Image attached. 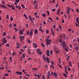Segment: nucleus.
<instances>
[{
    "mask_svg": "<svg viewBox=\"0 0 79 79\" xmlns=\"http://www.w3.org/2000/svg\"><path fill=\"white\" fill-rule=\"evenodd\" d=\"M76 21L77 22H79V19H78V17H77L76 18Z\"/></svg>",
    "mask_w": 79,
    "mask_h": 79,
    "instance_id": "nucleus-20",
    "label": "nucleus"
},
{
    "mask_svg": "<svg viewBox=\"0 0 79 79\" xmlns=\"http://www.w3.org/2000/svg\"><path fill=\"white\" fill-rule=\"evenodd\" d=\"M28 53L29 54H31V52H30V50H28Z\"/></svg>",
    "mask_w": 79,
    "mask_h": 79,
    "instance_id": "nucleus-48",
    "label": "nucleus"
},
{
    "mask_svg": "<svg viewBox=\"0 0 79 79\" xmlns=\"http://www.w3.org/2000/svg\"><path fill=\"white\" fill-rule=\"evenodd\" d=\"M50 55H52V54H53V52H52V51H50Z\"/></svg>",
    "mask_w": 79,
    "mask_h": 79,
    "instance_id": "nucleus-40",
    "label": "nucleus"
},
{
    "mask_svg": "<svg viewBox=\"0 0 79 79\" xmlns=\"http://www.w3.org/2000/svg\"><path fill=\"white\" fill-rule=\"evenodd\" d=\"M37 33H38V31H37V30L35 29V34H36Z\"/></svg>",
    "mask_w": 79,
    "mask_h": 79,
    "instance_id": "nucleus-16",
    "label": "nucleus"
},
{
    "mask_svg": "<svg viewBox=\"0 0 79 79\" xmlns=\"http://www.w3.org/2000/svg\"><path fill=\"white\" fill-rule=\"evenodd\" d=\"M68 10L70 11L71 10V9H70V8H69V7H68Z\"/></svg>",
    "mask_w": 79,
    "mask_h": 79,
    "instance_id": "nucleus-59",
    "label": "nucleus"
},
{
    "mask_svg": "<svg viewBox=\"0 0 79 79\" xmlns=\"http://www.w3.org/2000/svg\"><path fill=\"white\" fill-rule=\"evenodd\" d=\"M48 19H49V20H50L52 22H53V21L52 20V18L50 17H48Z\"/></svg>",
    "mask_w": 79,
    "mask_h": 79,
    "instance_id": "nucleus-21",
    "label": "nucleus"
},
{
    "mask_svg": "<svg viewBox=\"0 0 79 79\" xmlns=\"http://www.w3.org/2000/svg\"><path fill=\"white\" fill-rule=\"evenodd\" d=\"M58 66H59V67H60V68H63V66H62L59 65V64H58Z\"/></svg>",
    "mask_w": 79,
    "mask_h": 79,
    "instance_id": "nucleus-24",
    "label": "nucleus"
},
{
    "mask_svg": "<svg viewBox=\"0 0 79 79\" xmlns=\"http://www.w3.org/2000/svg\"><path fill=\"white\" fill-rule=\"evenodd\" d=\"M18 9H19V10H20V9H21V6H20V5L18 6Z\"/></svg>",
    "mask_w": 79,
    "mask_h": 79,
    "instance_id": "nucleus-39",
    "label": "nucleus"
},
{
    "mask_svg": "<svg viewBox=\"0 0 79 79\" xmlns=\"http://www.w3.org/2000/svg\"><path fill=\"white\" fill-rule=\"evenodd\" d=\"M65 73H66V74H68V72H67L66 70H65Z\"/></svg>",
    "mask_w": 79,
    "mask_h": 79,
    "instance_id": "nucleus-63",
    "label": "nucleus"
},
{
    "mask_svg": "<svg viewBox=\"0 0 79 79\" xmlns=\"http://www.w3.org/2000/svg\"><path fill=\"white\" fill-rule=\"evenodd\" d=\"M6 45L7 47H10V44H6Z\"/></svg>",
    "mask_w": 79,
    "mask_h": 79,
    "instance_id": "nucleus-19",
    "label": "nucleus"
},
{
    "mask_svg": "<svg viewBox=\"0 0 79 79\" xmlns=\"http://www.w3.org/2000/svg\"><path fill=\"white\" fill-rule=\"evenodd\" d=\"M15 2H17V3H19V0H15Z\"/></svg>",
    "mask_w": 79,
    "mask_h": 79,
    "instance_id": "nucleus-41",
    "label": "nucleus"
},
{
    "mask_svg": "<svg viewBox=\"0 0 79 79\" xmlns=\"http://www.w3.org/2000/svg\"><path fill=\"white\" fill-rule=\"evenodd\" d=\"M0 6H1V7H4V8H6V6L3 5H1Z\"/></svg>",
    "mask_w": 79,
    "mask_h": 79,
    "instance_id": "nucleus-17",
    "label": "nucleus"
},
{
    "mask_svg": "<svg viewBox=\"0 0 79 79\" xmlns=\"http://www.w3.org/2000/svg\"><path fill=\"white\" fill-rule=\"evenodd\" d=\"M59 27L60 29V30L62 29V27H61V26L60 25H59Z\"/></svg>",
    "mask_w": 79,
    "mask_h": 79,
    "instance_id": "nucleus-34",
    "label": "nucleus"
},
{
    "mask_svg": "<svg viewBox=\"0 0 79 79\" xmlns=\"http://www.w3.org/2000/svg\"><path fill=\"white\" fill-rule=\"evenodd\" d=\"M64 76V77H65V78H67V75H66V74L64 73L63 74Z\"/></svg>",
    "mask_w": 79,
    "mask_h": 79,
    "instance_id": "nucleus-18",
    "label": "nucleus"
},
{
    "mask_svg": "<svg viewBox=\"0 0 79 79\" xmlns=\"http://www.w3.org/2000/svg\"><path fill=\"white\" fill-rule=\"evenodd\" d=\"M8 74H5L4 75V76H6V77H7L8 76Z\"/></svg>",
    "mask_w": 79,
    "mask_h": 79,
    "instance_id": "nucleus-25",
    "label": "nucleus"
},
{
    "mask_svg": "<svg viewBox=\"0 0 79 79\" xmlns=\"http://www.w3.org/2000/svg\"><path fill=\"white\" fill-rule=\"evenodd\" d=\"M50 68H52V69H53L54 68V66L52 64L50 66Z\"/></svg>",
    "mask_w": 79,
    "mask_h": 79,
    "instance_id": "nucleus-14",
    "label": "nucleus"
},
{
    "mask_svg": "<svg viewBox=\"0 0 79 79\" xmlns=\"http://www.w3.org/2000/svg\"><path fill=\"white\" fill-rule=\"evenodd\" d=\"M17 46H20V45H21V44H19V43H18V42H17Z\"/></svg>",
    "mask_w": 79,
    "mask_h": 79,
    "instance_id": "nucleus-30",
    "label": "nucleus"
},
{
    "mask_svg": "<svg viewBox=\"0 0 79 79\" xmlns=\"http://www.w3.org/2000/svg\"><path fill=\"white\" fill-rule=\"evenodd\" d=\"M3 35L4 36H5V35H6V33H5V32H3Z\"/></svg>",
    "mask_w": 79,
    "mask_h": 79,
    "instance_id": "nucleus-44",
    "label": "nucleus"
},
{
    "mask_svg": "<svg viewBox=\"0 0 79 79\" xmlns=\"http://www.w3.org/2000/svg\"><path fill=\"white\" fill-rule=\"evenodd\" d=\"M23 15L24 16V17H26V16H27V15H26V14H23Z\"/></svg>",
    "mask_w": 79,
    "mask_h": 79,
    "instance_id": "nucleus-53",
    "label": "nucleus"
},
{
    "mask_svg": "<svg viewBox=\"0 0 79 79\" xmlns=\"http://www.w3.org/2000/svg\"><path fill=\"white\" fill-rule=\"evenodd\" d=\"M41 45L43 47H45V45H44V44L42 43L41 44Z\"/></svg>",
    "mask_w": 79,
    "mask_h": 79,
    "instance_id": "nucleus-33",
    "label": "nucleus"
},
{
    "mask_svg": "<svg viewBox=\"0 0 79 79\" xmlns=\"http://www.w3.org/2000/svg\"><path fill=\"white\" fill-rule=\"evenodd\" d=\"M38 55L39 54L40 55H42V51L40 50L38 52Z\"/></svg>",
    "mask_w": 79,
    "mask_h": 79,
    "instance_id": "nucleus-10",
    "label": "nucleus"
},
{
    "mask_svg": "<svg viewBox=\"0 0 79 79\" xmlns=\"http://www.w3.org/2000/svg\"><path fill=\"white\" fill-rule=\"evenodd\" d=\"M43 16H44V17H46V15H45V14L44 13H43L42 14Z\"/></svg>",
    "mask_w": 79,
    "mask_h": 79,
    "instance_id": "nucleus-23",
    "label": "nucleus"
},
{
    "mask_svg": "<svg viewBox=\"0 0 79 79\" xmlns=\"http://www.w3.org/2000/svg\"><path fill=\"white\" fill-rule=\"evenodd\" d=\"M23 31L20 30L19 31V33L20 34V35H23Z\"/></svg>",
    "mask_w": 79,
    "mask_h": 79,
    "instance_id": "nucleus-7",
    "label": "nucleus"
},
{
    "mask_svg": "<svg viewBox=\"0 0 79 79\" xmlns=\"http://www.w3.org/2000/svg\"><path fill=\"white\" fill-rule=\"evenodd\" d=\"M52 10L53 11H55V9H52Z\"/></svg>",
    "mask_w": 79,
    "mask_h": 79,
    "instance_id": "nucleus-64",
    "label": "nucleus"
},
{
    "mask_svg": "<svg viewBox=\"0 0 79 79\" xmlns=\"http://www.w3.org/2000/svg\"><path fill=\"white\" fill-rule=\"evenodd\" d=\"M27 41H28V42L29 44H30V43H31V41L30 40H27Z\"/></svg>",
    "mask_w": 79,
    "mask_h": 79,
    "instance_id": "nucleus-45",
    "label": "nucleus"
},
{
    "mask_svg": "<svg viewBox=\"0 0 79 79\" xmlns=\"http://www.w3.org/2000/svg\"><path fill=\"white\" fill-rule=\"evenodd\" d=\"M46 44H47V46H48V45H49V44H50V42H48V41H46Z\"/></svg>",
    "mask_w": 79,
    "mask_h": 79,
    "instance_id": "nucleus-15",
    "label": "nucleus"
},
{
    "mask_svg": "<svg viewBox=\"0 0 79 79\" xmlns=\"http://www.w3.org/2000/svg\"><path fill=\"white\" fill-rule=\"evenodd\" d=\"M49 50H47V52H46V54L48 56H50V54H49Z\"/></svg>",
    "mask_w": 79,
    "mask_h": 79,
    "instance_id": "nucleus-8",
    "label": "nucleus"
},
{
    "mask_svg": "<svg viewBox=\"0 0 79 79\" xmlns=\"http://www.w3.org/2000/svg\"><path fill=\"white\" fill-rule=\"evenodd\" d=\"M51 33L54 36L55 35V33H54V32H53V31H51Z\"/></svg>",
    "mask_w": 79,
    "mask_h": 79,
    "instance_id": "nucleus-26",
    "label": "nucleus"
},
{
    "mask_svg": "<svg viewBox=\"0 0 79 79\" xmlns=\"http://www.w3.org/2000/svg\"><path fill=\"white\" fill-rule=\"evenodd\" d=\"M10 60L11 62L12 61V57H10Z\"/></svg>",
    "mask_w": 79,
    "mask_h": 79,
    "instance_id": "nucleus-43",
    "label": "nucleus"
},
{
    "mask_svg": "<svg viewBox=\"0 0 79 79\" xmlns=\"http://www.w3.org/2000/svg\"><path fill=\"white\" fill-rule=\"evenodd\" d=\"M10 19L11 21H13V18H12V17H11V16H10Z\"/></svg>",
    "mask_w": 79,
    "mask_h": 79,
    "instance_id": "nucleus-29",
    "label": "nucleus"
},
{
    "mask_svg": "<svg viewBox=\"0 0 79 79\" xmlns=\"http://www.w3.org/2000/svg\"><path fill=\"white\" fill-rule=\"evenodd\" d=\"M46 41L48 42H52L51 40H48V39H46Z\"/></svg>",
    "mask_w": 79,
    "mask_h": 79,
    "instance_id": "nucleus-11",
    "label": "nucleus"
},
{
    "mask_svg": "<svg viewBox=\"0 0 79 79\" xmlns=\"http://www.w3.org/2000/svg\"><path fill=\"white\" fill-rule=\"evenodd\" d=\"M23 58H25V54H23Z\"/></svg>",
    "mask_w": 79,
    "mask_h": 79,
    "instance_id": "nucleus-36",
    "label": "nucleus"
},
{
    "mask_svg": "<svg viewBox=\"0 0 79 79\" xmlns=\"http://www.w3.org/2000/svg\"><path fill=\"white\" fill-rule=\"evenodd\" d=\"M35 3H36V1H34V5H35Z\"/></svg>",
    "mask_w": 79,
    "mask_h": 79,
    "instance_id": "nucleus-58",
    "label": "nucleus"
},
{
    "mask_svg": "<svg viewBox=\"0 0 79 79\" xmlns=\"http://www.w3.org/2000/svg\"><path fill=\"white\" fill-rule=\"evenodd\" d=\"M27 35H29V31H28L27 32Z\"/></svg>",
    "mask_w": 79,
    "mask_h": 79,
    "instance_id": "nucleus-38",
    "label": "nucleus"
},
{
    "mask_svg": "<svg viewBox=\"0 0 79 79\" xmlns=\"http://www.w3.org/2000/svg\"><path fill=\"white\" fill-rule=\"evenodd\" d=\"M15 73L17 74L18 75H21L23 74L21 72H16Z\"/></svg>",
    "mask_w": 79,
    "mask_h": 79,
    "instance_id": "nucleus-4",
    "label": "nucleus"
},
{
    "mask_svg": "<svg viewBox=\"0 0 79 79\" xmlns=\"http://www.w3.org/2000/svg\"><path fill=\"white\" fill-rule=\"evenodd\" d=\"M46 34H48V33H49V32H48V30H47L46 31Z\"/></svg>",
    "mask_w": 79,
    "mask_h": 79,
    "instance_id": "nucleus-31",
    "label": "nucleus"
},
{
    "mask_svg": "<svg viewBox=\"0 0 79 79\" xmlns=\"http://www.w3.org/2000/svg\"><path fill=\"white\" fill-rule=\"evenodd\" d=\"M51 63H52V64H54V62H53V61H51Z\"/></svg>",
    "mask_w": 79,
    "mask_h": 79,
    "instance_id": "nucleus-61",
    "label": "nucleus"
},
{
    "mask_svg": "<svg viewBox=\"0 0 79 79\" xmlns=\"http://www.w3.org/2000/svg\"><path fill=\"white\" fill-rule=\"evenodd\" d=\"M25 75L27 76H28L29 77H30V75L28 74H26Z\"/></svg>",
    "mask_w": 79,
    "mask_h": 79,
    "instance_id": "nucleus-52",
    "label": "nucleus"
},
{
    "mask_svg": "<svg viewBox=\"0 0 79 79\" xmlns=\"http://www.w3.org/2000/svg\"><path fill=\"white\" fill-rule=\"evenodd\" d=\"M60 10H57V12L56 13L57 15H58L59 14V12H60Z\"/></svg>",
    "mask_w": 79,
    "mask_h": 79,
    "instance_id": "nucleus-28",
    "label": "nucleus"
},
{
    "mask_svg": "<svg viewBox=\"0 0 79 79\" xmlns=\"http://www.w3.org/2000/svg\"><path fill=\"white\" fill-rule=\"evenodd\" d=\"M29 19H31L32 18H31V16L30 15H29Z\"/></svg>",
    "mask_w": 79,
    "mask_h": 79,
    "instance_id": "nucleus-54",
    "label": "nucleus"
},
{
    "mask_svg": "<svg viewBox=\"0 0 79 79\" xmlns=\"http://www.w3.org/2000/svg\"><path fill=\"white\" fill-rule=\"evenodd\" d=\"M2 41L4 44H6L7 42L6 41V38L5 37L2 39Z\"/></svg>",
    "mask_w": 79,
    "mask_h": 79,
    "instance_id": "nucleus-3",
    "label": "nucleus"
},
{
    "mask_svg": "<svg viewBox=\"0 0 79 79\" xmlns=\"http://www.w3.org/2000/svg\"><path fill=\"white\" fill-rule=\"evenodd\" d=\"M69 64L70 66V67H72V63H71V62L69 61Z\"/></svg>",
    "mask_w": 79,
    "mask_h": 79,
    "instance_id": "nucleus-12",
    "label": "nucleus"
},
{
    "mask_svg": "<svg viewBox=\"0 0 79 79\" xmlns=\"http://www.w3.org/2000/svg\"><path fill=\"white\" fill-rule=\"evenodd\" d=\"M76 11L77 12V13H79V10H78V9H76Z\"/></svg>",
    "mask_w": 79,
    "mask_h": 79,
    "instance_id": "nucleus-56",
    "label": "nucleus"
},
{
    "mask_svg": "<svg viewBox=\"0 0 79 79\" xmlns=\"http://www.w3.org/2000/svg\"><path fill=\"white\" fill-rule=\"evenodd\" d=\"M75 49H76V50H77V51H78V50H79V48H78V47H75L74 48Z\"/></svg>",
    "mask_w": 79,
    "mask_h": 79,
    "instance_id": "nucleus-22",
    "label": "nucleus"
},
{
    "mask_svg": "<svg viewBox=\"0 0 79 79\" xmlns=\"http://www.w3.org/2000/svg\"><path fill=\"white\" fill-rule=\"evenodd\" d=\"M42 79H45V75H43V76Z\"/></svg>",
    "mask_w": 79,
    "mask_h": 79,
    "instance_id": "nucleus-32",
    "label": "nucleus"
},
{
    "mask_svg": "<svg viewBox=\"0 0 79 79\" xmlns=\"http://www.w3.org/2000/svg\"><path fill=\"white\" fill-rule=\"evenodd\" d=\"M61 44L62 45L63 48L66 50V52H68V49L66 48V47H67V45L66 44V43H65V42L63 41V42L61 43Z\"/></svg>",
    "mask_w": 79,
    "mask_h": 79,
    "instance_id": "nucleus-1",
    "label": "nucleus"
},
{
    "mask_svg": "<svg viewBox=\"0 0 79 79\" xmlns=\"http://www.w3.org/2000/svg\"><path fill=\"white\" fill-rule=\"evenodd\" d=\"M43 59L44 61H46V58H45V57L43 58Z\"/></svg>",
    "mask_w": 79,
    "mask_h": 79,
    "instance_id": "nucleus-60",
    "label": "nucleus"
},
{
    "mask_svg": "<svg viewBox=\"0 0 79 79\" xmlns=\"http://www.w3.org/2000/svg\"><path fill=\"white\" fill-rule=\"evenodd\" d=\"M20 61H22L23 60V57H21L20 58Z\"/></svg>",
    "mask_w": 79,
    "mask_h": 79,
    "instance_id": "nucleus-55",
    "label": "nucleus"
},
{
    "mask_svg": "<svg viewBox=\"0 0 79 79\" xmlns=\"http://www.w3.org/2000/svg\"><path fill=\"white\" fill-rule=\"evenodd\" d=\"M56 7L57 8H58V3L56 4Z\"/></svg>",
    "mask_w": 79,
    "mask_h": 79,
    "instance_id": "nucleus-51",
    "label": "nucleus"
},
{
    "mask_svg": "<svg viewBox=\"0 0 79 79\" xmlns=\"http://www.w3.org/2000/svg\"><path fill=\"white\" fill-rule=\"evenodd\" d=\"M55 52H56V53H59V51H57V50Z\"/></svg>",
    "mask_w": 79,
    "mask_h": 79,
    "instance_id": "nucleus-49",
    "label": "nucleus"
},
{
    "mask_svg": "<svg viewBox=\"0 0 79 79\" xmlns=\"http://www.w3.org/2000/svg\"><path fill=\"white\" fill-rule=\"evenodd\" d=\"M33 45H34V47H35V48H36L37 45H36V44H35V43H33Z\"/></svg>",
    "mask_w": 79,
    "mask_h": 79,
    "instance_id": "nucleus-13",
    "label": "nucleus"
},
{
    "mask_svg": "<svg viewBox=\"0 0 79 79\" xmlns=\"http://www.w3.org/2000/svg\"><path fill=\"white\" fill-rule=\"evenodd\" d=\"M58 19H59L58 17H56V20H57V21H58Z\"/></svg>",
    "mask_w": 79,
    "mask_h": 79,
    "instance_id": "nucleus-62",
    "label": "nucleus"
},
{
    "mask_svg": "<svg viewBox=\"0 0 79 79\" xmlns=\"http://www.w3.org/2000/svg\"><path fill=\"white\" fill-rule=\"evenodd\" d=\"M46 60H47V62L49 64H50V59H49V58L48 57H46Z\"/></svg>",
    "mask_w": 79,
    "mask_h": 79,
    "instance_id": "nucleus-6",
    "label": "nucleus"
},
{
    "mask_svg": "<svg viewBox=\"0 0 79 79\" xmlns=\"http://www.w3.org/2000/svg\"><path fill=\"white\" fill-rule=\"evenodd\" d=\"M30 34L31 36H32V35H33V29L31 30Z\"/></svg>",
    "mask_w": 79,
    "mask_h": 79,
    "instance_id": "nucleus-5",
    "label": "nucleus"
},
{
    "mask_svg": "<svg viewBox=\"0 0 79 79\" xmlns=\"http://www.w3.org/2000/svg\"><path fill=\"white\" fill-rule=\"evenodd\" d=\"M53 75L56 78L57 77V74L56 73L54 72L53 73Z\"/></svg>",
    "mask_w": 79,
    "mask_h": 79,
    "instance_id": "nucleus-9",
    "label": "nucleus"
},
{
    "mask_svg": "<svg viewBox=\"0 0 79 79\" xmlns=\"http://www.w3.org/2000/svg\"><path fill=\"white\" fill-rule=\"evenodd\" d=\"M69 59V56H68L67 58V59Z\"/></svg>",
    "mask_w": 79,
    "mask_h": 79,
    "instance_id": "nucleus-57",
    "label": "nucleus"
},
{
    "mask_svg": "<svg viewBox=\"0 0 79 79\" xmlns=\"http://www.w3.org/2000/svg\"><path fill=\"white\" fill-rule=\"evenodd\" d=\"M24 36H20L19 37V38L20 39V41H22L24 39Z\"/></svg>",
    "mask_w": 79,
    "mask_h": 79,
    "instance_id": "nucleus-2",
    "label": "nucleus"
},
{
    "mask_svg": "<svg viewBox=\"0 0 79 79\" xmlns=\"http://www.w3.org/2000/svg\"><path fill=\"white\" fill-rule=\"evenodd\" d=\"M47 13L48 14V15H50V12H49V11H48L47 12Z\"/></svg>",
    "mask_w": 79,
    "mask_h": 79,
    "instance_id": "nucleus-50",
    "label": "nucleus"
},
{
    "mask_svg": "<svg viewBox=\"0 0 79 79\" xmlns=\"http://www.w3.org/2000/svg\"><path fill=\"white\" fill-rule=\"evenodd\" d=\"M20 51H21V52H24V50L23 49H20Z\"/></svg>",
    "mask_w": 79,
    "mask_h": 79,
    "instance_id": "nucleus-46",
    "label": "nucleus"
},
{
    "mask_svg": "<svg viewBox=\"0 0 79 79\" xmlns=\"http://www.w3.org/2000/svg\"><path fill=\"white\" fill-rule=\"evenodd\" d=\"M14 29L16 31H18V29H17L16 28H15Z\"/></svg>",
    "mask_w": 79,
    "mask_h": 79,
    "instance_id": "nucleus-35",
    "label": "nucleus"
},
{
    "mask_svg": "<svg viewBox=\"0 0 79 79\" xmlns=\"http://www.w3.org/2000/svg\"><path fill=\"white\" fill-rule=\"evenodd\" d=\"M21 6L22 7V8H25V6L24 5L21 4Z\"/></svg>",
    "mask_w": 79,
    "mask_h": 79,
    "instance_id": "nucleus-27",
    "label": "nucleus"
},
{
    "mask_svg": "<svg viewBox=\"0 0 79 79\" xmlns=\"http://www.w3.org/2000/svg\"><path fill=\"white\" fill-rule=\"evenodd\" d=\"M6 18H7V19H9V15H7Z\"/></svg>",
    "mask_w": 79,
    "mask_h": 79,
    "instance_id": "nucleus-37",
    "label": "nucleus"
},
{
    "mask_svg": "<svg viewBox=\"0 0 79 79\" xmlns=\"http://www.w3.org/2000/svg\"><path fill=\"white\" fill-rule=\"evenodd\" d=\"M47 74H48V75L49 76V75H50V71H48V72Z\"/></svg>",
    "mask_w": 79,
    "mask_h": 79,
    "instance_id": "nucleus-42",
    "label": "nucleus"
},
{
    "mask_svg": "<svg viewBox=\"0 0 79 79\" xmlns=\"http://www.w3.org/2000/svg\"><path fill=\"white\" fill-rule=\"evenodd\" d=\"M59 41H60V43H62V41H61V39H60L59 40Z\"/></svg>",
    "mask_w": 79,
    "mask_h": 79,
    "instance_id": "nucleus-47",
    "label": "nucleus"
}]
</instances>
